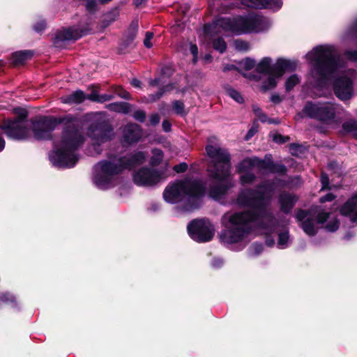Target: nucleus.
Instances as JSON below:
<instances>
[{
    "mask_svg": "<svg viewBox=\"0 0 357 357\" xmlns=\"http://www.w3.org/2000/svg\"><path fill=\"white\" fill-rule=\"evenodd\" d=\"M312 65L311 75L317 87L327 86L333 79V90L340 100L349 99L353 94V83L357 77L354 70H346L345 63L330 45L314 47L306 54Z\"/></svg>",
    "mask_w": 357,
    "mask_h": 357,
    "instance_id": "obj_1",
    "label": "nucleus"
},
{
    "mask_svg": "<svg viewBox=\"0 0 357 357\" xmlns=\"http://www.w3.org/2000/svg\"><path fill=\"white\" fill-rule=\"evenodd\" d=\"M87 123L78 119H70L66 124L60 140L54 143V149L49 158L53 166L58 168L73 167L79 160L77 149L84 141V129Z\"/></svg>",
    "mask_w": 357,
    "mask_h": 357,
    "instance_id": "obj_2",
    "label": "nucleus"
},
{
    "mask_svg": "<svg viewBox=\"0 0 357 357\" xmlns=\"http://www.w3.org/2000/svg\"><path fill=\"white\" fill-rule=\"evenodd\" d=\"M206 151L211 159L208 169L210 177L208 192L210 197L218 199L235 185L231 174V157L227 150L216 145L206 146Z\"/></svg>",
    "mask_w": 357,
    "mask_h": 357,
    "instance_id": "obj_3",
    "label": "nucleus"
},
{
    "mask_svg": "<svg viewBox=\"0 0 357 357\" xmlns=\"http://www.w3.org/2000/svg\"><path fill=\"white\" fill-rule=\"evenodd\" d=\"M278 185L275 183H266L259 186L256 191L245 190L237 198L239 206L250 207L255 211V213H257L266 234L274 232L278 226V222L272 214L265 211V206L272 196L275 185Z\"/></svg>",
    "mask_w": 357,
    "mask_h": 357,
    "instance_id": "obj_4",
    "label": "nucleus"
},
{
    "mask_svg": "<svg viewBox=\"0 0 357 357\" xmlns=\"http://www.w3.org/2000/svg\"><path fill=\"white\" fill-rule=\"evenodd\" d=\"M146 157L144 152L138 151L129 158L114 157L109 160L100 162L96 166L94 183L98 188L104 190L114 186L116 183V175L124 169H130L142 164Z\"/></svg>",
    "mask_w": 357,
    "mask_h": 357,
    "instance_id": "obj_5",
    "label": "nucleus"
},
{
    "mask_svg": "<svg viewBox=\"0 0 357 357\" xmlns=\"http://www.w3.org/2000/svg\"><path fill=\"white\" fill-rule=\"evenodd\" d=\"M225 229L222 231L220 237L222 242L231 244L242 241L252 232L255 222L259 223V229L266 235L264 229L261 227L259 217L250 211L226 213L222 217Z\"/></svg>",
    "mask_w": 357,
    "mask_h": 357,
    "instance_id": "obj_6",
    "label": "nucleus"
},
{
    "mask_svg": "<svg viewBox=\"0 0 357 357\" xmlns=\"http://www.w3.org/2000/svg\"><path fill=\"white\" fill-rule=\"evenodd\" d=\"M205 188L199 181L185 179L169 184L163 192V197L171 204L184 202L185 211H190L200 206Z\"/></svg>",
    "mask_w": 357,
    "mask_h": 357,
    "instance_id": "obj_7",
    "label": "nucleus"
},
{
    "mask_svg": "<svg viewBox=\"0 0 357 357\" xmlns=\"http://www.w3.org/2000/svg\"><path fill=\"white\" fill-rule=\"evenodd\" d=\"M271 26V20L261 15H248L232 18L222 17L209 26L206 31L210 33L220 26L225 31H231L235 35H241L265 31L268 30Z\"/></svg>",
    "mask_w": 357,
    "mask_h": 357,
    "instance_id": "obj_8",
    "label": "nucleus"
},
{
    "mask_svg": "<svg viewBox=\"0 0 357 357\" xmlns=\"http://www.w3.org/2000/svg\"><path fill=\"white\" fill-rule=\"evenodd\" d=\"M296 218L303 231L308 236H314L317 234L318 224L326 222L325 229L330 232L335 231L340 225L336 217L332 216L328 213L321 212L318 208L309 211L301 210L296 213Z\"/></svg>",
    "mask_w": 357,
    "mask_h": 357,
    "instance_id": "obj_9",
    "label": "nucleus"
},
{
    "mask_svg": "<svg viewBox=\"0 0 357 357\" xmlns=\"http://www.w3.org/2000/svg\"><path fill=\"white\" fill-rule=\"evenodd\" d=\"M295 67V63L288 60L280 59L273 64L271 58H263L256 66L257 72L261 74V89L267 91L275 88L284 72L292 70Z\"/></svg>",
    "mask_w": 357,
    "mask_h": 357,
    "instance_id": "obj_10",
    "label": "nucleus"
},
{
    "mask_svg": "<svg viewBox=\"0 0 357 357\" xmlns=\"http://www.w3.org/2000/svg\"><path fill=\"white\" fill-rule=\"evenodd\" d=\"M238 173H241L240 181L241 184H250L255 180L254 172L263 174L268 172L284 173L286 167L282 165H275L269 158L260 160L257 158H247L241 162L236 167Z\"/></svg>",
    "mask_w": 357,
    "mask_h": 357,
    "instance_id": "obj_11",
    "label": "nucleus"
},
{
    "mask_svg": "<svg viewBox=\"0 0 357 357\" xmlns=\"http://www.w3.org/2000/svg\"><path fill=\"white\" fill-rule=\"evenodd\" d=\"M344 113L340 105L330 102H309L303 109L304 115L328 123H339Z\"/></svg>",
    "mask_w": 357,
    "mask_h": 357,
    "instance_id": "obj_12",
    "label": "nucleus"
},
{
    "mask_svg": "<svg viewBox=\"0 0 357 357\" xmlns=\"http://www.w3.org/2000/svg\"><path fill=\"white\" fill-rule=\"evenodd\" d=\"M17 117L13 120L6 119L0 125L8 137L16 139H26L30 136V129L27 121V112L22 108L14 109Z\"/></svg>",
    "mask_w": 357,
    "mask_h": 357,
    "instance_id": "obj_13",
    "label": "nucleus"
},
{
    "mask_svg": "<svg viewBox=\"0 0 357 357\" xmlns=\"http://www.w3.org/2000/svg\"><path fill=\"white\" fill-rule=\"evenodd\" d=\"M61 123L60 119L54 116H42L32 121V130L38 140L52 139V133Z\"/></svg>",
    "mask_w": 357,
    "mask_h": 357,
    "instance_id": "obj_14",
    "label": "nucleus"
},
{
    "mask_svg": "<svg viewBox=\"0 0 357 357\" xmlns=\"http://www.w3.org/2000/svg\"><path fill=\"white\" fill-rule=\"evenodd\" d=\"M188 231L194 241L206 242L212 239L214 227L208 220H194L188 224Z\"/></svg>",
    "mask_w": 357,
    "mask_h": 357,
    "instance_id": "obj_15",
    "label": "nucleus"
},
{
    "mask_svg": "<svg viewBox=\"0 0 357 357\" xmlns=\"http://www.w3.org/2000/svg\"><path fill=\"white\" fill-rule=\"evenodd\" d=\"M89 16L86 15L80 22V24H79V26H82V29L73 26L68 29H63L58 31L54 37V45L56 47H62L63 42L76 40L80 38L82 36L86 34L89 30Z\"/></svg>",
    "mask_w": 357,
    "mask_h": 357,
    "instance_id": "obj_16",
    "label": "nucleus"
},
{
    "mask_svg": "<svg viewBox=\"0 0 357 357\" xmlns=\"http://www.w3.org/2000/svg\"><path fill=\"white\" fill-rule=\"evenodd\" d=\"M168 177L166 172L155 171L150 168L142 167L133 174L135 183L140 186H152Z\"/></svg>",
    "mask_w": 357,
    "mask_h": 357,
    "instance_id": "obj_17",
    "label": "nucleus"
},
{
    "mask_svg": "<svg viewBox=\"0 0 357 357\" xmlns=\"http://www.w3.org/2000/svg\"><path fill=\"white\" fill-rule=\"evenodd\" d=\"M220 17L217 18L212 24L204 26L203 29V38L204 40L206 43H208L209 41L213 42V47L215 50L219 51L220 53H222L225 51L227 45L225 40L221 38H218L214 39V37L218 34H220L223 32H227L224 31L222 27L218 26L217 29H214L211 33H207L206 29L212 26ZM231 33V31H229Z\"/></svg>",
    "mask_w": 357,
    "mask_h": 357,
    "instance_id": "obj_18",
    "label": "nucleus"
},
{
    "mask_svg": "<svg viewBox=\"0 0 357 357\" xmlns=\"http://www.w3.org/2000/svg\"><path fill=\"white\" fill-rule=\"evenodd\" d=\"M242 4L247 7L255 8H266L272 11H277L281 8V0H241Z\"/></svg>",
    "mask_w": 357,
    "mask_h": 357,
    "instance_id": "obj_19",
    "label": "nucleus"
},
{
    "mask_svg": "<svg viewBox=\"0 0 357 357\" xmlns=\"http://www.w3.org/2000/svg\"><path fill=\"white\" fill-rule=\"evenodd\" d=\"M91 142L96 140L98 144L106 142L111 139L113 131L108 125H100L98 127L92 128L91 126Z\"/></svg>",
    "mask_w": 357,
    "mask_h": 357,
    "instance_id": "obj_20",
    "label": "nucleus"
},
{
    "mask_svg": "<svg viewBox=\"0 0 357 357\" xmlns=\"http://www.w3.org/2000/svg\"><path fill=\"white\" fill-rule=\"evenodd\" d=\"M340 213L351 222H357V195L352 197L342 206Z\"/></svg>",
    "mask_w": 357,
    "mask_h": 357,
    "instance_id": "obj_21",
    "label": "nucleus"
},
{
    "mask_svg": "<svg viewBox=\"0 0 357 357\" xmlns=\"http://www.w3.org/2000/svg\"><path fill=\"white\" fill-rule=\"evenodd\" d=\"M124 141L128 144L137 142L142 136V131L139 126L135 123L126 126L123 130Z\"/></svg>",
    "mask_w": 357,
    "mask_h": 357,
    "instance_id": "obj_22",
    "label": "nucleus"
},
{
    "mask_svg": "<svg viewBox=\"0 0 357 357\" xmlns=\"http://www.w3.org/2000/svg\"><path fill=\"white\" fill-rule=\"evenodd\" d=\"M298 198L294 195L282 193L279 197L280 209L284 213H289L291 211Z\"/></svg>",
    "mask_w": 357,
    "mask_h": 357,
    "instance_id": "obj_23",
    "label": "nucleus"
},
{
    "mask_svg": "<svg viewBox=\"0 0 357 357\" xmlns=\"http://www.w3.org/2000/svg\"><path fill=\"white\" fill-rule=\"evenodd\" d=\"M85 98V93L81 90H77L69 95L61 97L60 100L63 103L71 105L81 103Z\"/></svg>",
    "mask_w": 357,
    "mask_h": 357,
    "instance_id": "obj_24",
    "label": "nucleus"
},
{
    "mask_svg": "<svg viewBox=\"0 0 357 357\" xmlns=\"http://www.w3.org/2000/svg\"><path fill=\"white\" fill-rule=\"evenodd\" d=\"M33 55L31 50H23L15 52L12 54V62L15 65H20L30 59Z\"/></svg>",
    "mask_w": 357,
    "mask_h": 357,
    "instance_id": "obj_25",
    "label": "nucleus"
},
{
    "mask_svg": "<svg viewBox=\"0 0 357 357\" xmlns=\"http://www.w3.org/2000/svg\"><path fill=\"white\" fill-rule=\"evenodd\" d=\"M131 105L127 102H117L109 104L107 105V108L110 111L127 114L130 111Z\"/></svg>",
    "mask_w": 357,
    "mask_h": 357,
    "instance_id": "obj_26",
    "label": "nucleus"
},
{
    "mask_svg": "<svg viewBox=\"0 0 357 357\" xmlns=\"http://www.w3.org/2000/svg\"><path fill=\"white\" fill-rule=\"evenodd\" d=\"M91 101H96L98 102H104L110 100L113 98V96L110 94L99 95L98 87L91 86Z\"/></svg>",
    "mask_w": 357,
    "mask_h": 357,
    "instance_id": "obj_27",
    "label": "nucleus"
},
{
    "mask_svg": "<svg viewBox=\"0 0 357 357\" xmlns=\"http://www.w3.org/2000/svg\"><path fill=\"white\" fill-rule=\"evenodd\" d=\"M173 89L172 84H167L160 90L155 94H151L149 97H144L142 100L144 102H153L160 99L165 91H171Z\"/></svg>",
    "mask_w": 357,
    "mask_h": 357,
    "instance_id": "obj_28",
    "label": "nucleus"
},
{
    "mask_svg": "<svg viewBox=\"0 0 357 357\" xmlns=\"http://www.w3.org/2000/svg\"><path fill=\"white\" fill-rule=\"evenodd\" d=\"M3 304H10L13 308L17 307V303L15 297L9 293L0 294V307Z\"/></svg>",
    "mask_w": 357,
    "mask_h": 357,
    "instance_id": "obj_29",
    "label": "nucleus"
},
{
    "mask_svg": "<svg viewBox=\"0 0 357 357\" xmlns=\"http://www.w3.org/2000/svg\"><path fill=\"white\" fill-rule=\"evenodd\" d=\"M138 20H134L130 24L129 28L125 33V36L129 38V41H134L138 31Z\"/></svg>",
    "mask_w": 357,
    "mask_h": 357,
    "instance_id": "obj_30",
    "label": "nucleus"
},
{
    "mask_svg": "<svg viewBox=\"0 0 357 357\" xmlns=\"http://www.w3.org/2000/svg\"><path fill=\"white\" fill-rule=\"evenodd\" d=\"M344 132L350 133L352 135L357 137V121L350 120L344 122L342 125Z\"/></svg>",
    "mask_w": 357,
    "mask_h": 357,
    "instance_id": "obj_31",
    "label": "nucleus"
},
{
    "mask_svg": "<svg viewBox=\"0 0 357 357\" xmlns=\"http://www.w3.org/2000/svg\"><path fill=\"white\" fill-rule=\"evenodd\" d=\"M290 243L289 235L287 231L280 232L278 235V246L280 249L287 248Z\"/></svg>",
    "mask_w": 357,
    "mask_h": 357,
    "instance_id": "obj_32",
    "label": "nucleus"
},
{
    "mask_svg": "<svg viewBox=\"0 0 357 357\" xmlns=\"http://www.w3.org/2000/svg\"><path fill=\"white\" fill-rule=\"evenodd\" d=\"M119 15V13L117 9H114L109 12L105 15L103 22L104 26H109L111 23L116 21Z\"/></svg>",
    "mask_w": 357,
    "mask_h": 357,
    "instance_id": "obj_33",
    "label": "nucleus"
},
{
    "mask_svg": "<svg viewBox=\"0 0 357 357\" xmlns=\"http://www.w3.org/2000/svg\"><path fill=\"white\" fill-rule=\"evenodd\" d=\"M163 158V153L160 149H153L152 151V156L151 158L150 162L152 165H158Z\"/></svg>",
    "mask_w": 357,
    "mask_h": 357,
    "instance_id": "obj_34",
    "label": "nucleus"
},
{
    "mask_svg": "<svg viewBox=\"0 0 357 357\" xmlns=\"http://www.w3.org/2000/svg\"><path fill=\"white\" fill-rule=\"evenodd\" d=\"M133 41H129V38L123 36L121 43L119 47V52L121 54H125L128 52V49L132 47Z\"/></svg>",
    "mask_w": 357,
    "mask_h": 357,
    "instance_id": "obj_35",
    "label": "nucleus"
},
{
    "mask_svg": "<svg viewBox=\"0 0 357 357\" xmlns=\"http://www.w3.org/2000/svg\"><path fill=\"white\" fill-rule=\"evenodd\" d=\"M227 95L231 97L233 100L238 103H242L243 102V98L241 94L234 89H229L227 91Z\"/></svg>",
    "mask_w": 357,
    "mask_h": 357,
    "instance_id": "obj_36",
    "label": "nucleus"
},
{
    "mask_svg": "<svg viewBox=\"0 0 357 357\" xmlns=\"http://www.w3.org/2000/svg\"><path fill=\"white\" fill-rule=\"evenodd\" d=\"M256 66L255 61L250 58H246L240 62L241 68L249 70Z\"/></svg>",
    "mask_w": 357,
    "mask_h": 357,
    "instance_id": "obj_37",
    "label": "nucleus"
},
{
    "mask_svg": "<svg viewBox=\"0 0 357 357\" xmlns=\"http://www.w3.org/2000/svg\"><path fill=\"white\" fill-rule=\"evenodd\" d=\"M234 45L236 50L241 52H245L250 49L249 43L241 40H235L234 43Z\"/></svg>",
    "mask_w": 357,
    "mask_h": 357,
    "instance_id": "obj_38",
    "label": "nucleus"
},
{
    "mask_svg": "<svg viewBox=\"0 0 357 357\" xmlns=\"http://www.w3.org/2000/svg\"><path fill=\"white\" fill-rule=\"evenodd\" d=\"M300 79L297 75H293L290 76L286 81L285 87L287 91H290L294 86L298 84Z\"/></svg>",
    "mask_w": 357,
    "mask_h": 357,
    "instance_id": "obj_39",
    "label": "nucleus"
},
{
    "mask_svg": "<svg viewBox=\"0 0 357 357\" xmlns=\"http://www.w3.org/2000/svg\"><path fill=\"white\" fill-rule=\"evenodd\" d=\"M113 91L117 96L123 99H130V93L120 86H114Z\"/></svg>",
    "mask_w": 357,
    "mask_h": 357,
    "instance_id": "obj_40",
    "label": "nucleus"
},
{
    "mask_svg": "<svg viewBox=\"0 0 357 357\" xmlns=\"http://www.w3.org/2000/svg\"><path fill=\"white\" fill-rule=\"evenodd\" d=\"M172 107L174 111L180 115H183L185 114L184 109V104L181 101L176 100L173 102Z\"/></svg>",
    "mask_w": 357,
    "mask_h": 357,
    "instance_id": "obj_41",
    "label": "nucleus"
},
{
    "mask_svg": "<svg viewBox=\"0 0 357 357\" xmlns=\"http://www.w3.org/2000/svg\"><path fill=\"white\" fill-rule=\"evenodd\" d=\"M253 111H254L255 114H256V116H257V118L259 119V120L261 121V122L264 123V122L268 121V123H275L273 120L268 119L267 116L264 114L262 113L260 108L254 107Z\"/></svg>",
    "mask_w": 357,
    "mask_h": 357,
    "instance_id": "obj_42",
    "label": "nucleus"
},
{
    "mask_svg": "<svg viewBox=\"0 0 357 357\" xmlns=\"http://www.w3.org/2000/svg\"><path fill=\"white\" fill-rule=\"evenodd\" d=\"M153 38V33L150 31H147L145 35V38L144 39V45L146 48H151L153 47V43H151L152 39Z\"/></svg>",
    "mask_w": 357,
    "mask_h": 357,
    "instance_id": "obj_43",
    "label": "nucleus"
},
{
    "mask_svg": "<svg viewBox=\"0 0 357 357\" xmlns=\"http://www.w3.org/2000/svg\"><path fill=\"white\" fill-rule=\"evenodd\" d=\"M271 136H272L273 140L278 144H283V143L289 141V137H284L278 133H273V134H272Z\"/></svg>",
    "mask_w": 357,
    "mask_h": 357,
    "instance_id": "obj_44",
    "label": "nucleus"
},
{
    "mask_svg": "<svg viewBox=\"0 0 357 357\" xmlns=\"http://www.w3.org/2000/svg\"><path fill=\"white\" fill-rule=\"evenodd\" d=\"M347 35L348 38H357V20L349 28Z\"/></svg>",
    "mask_w": 357,
    "mask_h": 357,
    "instance_id": "obj_45",
    "label": "nucleus"
},
{
    "mask_svg": "<svg viewBox=\"0 0 357 357\" xmlns=\"http://www.w3.org/2000/svg\"><path fill=\"white\" fill-rule=\"evenodd\" d=\"M133 117L138 121L144 122L146 119V113L143 110L138 109L134 112Z\"/></svg>",
    "mask_w": 357,
    "mask_h": 357,
    "instance_id": "obj_46",
    "label": "nucleus"
},
{
    "mask_svg": "<svg viewBox=\"0 0 357 357\" xmlns=\"http://www.w3.org/2000/svg\"><path fill=\"white\" fill-rule=\"evenodd\" d=\"M46 27V22L45 20H40L33 25V29L37 32L43 31Z\"/></svg>",
    "mask_w": 357,
    "mask_h": 357,
    "instance_id": "obj_47",
    "label": "nucleus"
},
{
    "mask_svg": "<svg viewBox=\"0 0 357 357\" xmlns=\"http://www.w3.org/2000/svg\"><path fill=\"white\" fill-rule=\"evenodd\" d=\"M321 182L322 184L321 190L328 188L329 178L326 174H322L321 176Z\"/></svg>",
    "mask_w": 357,
    "mask_h": 357,
    "instance_id": "obj_48",
    "label": "nucleus"
},
{
    "mask_svg": "<svg viewBox=\"0 0 357 357\" xmlns=\"http://www.w3.org/2000/svg\"><path fill=\"white\" fill-rule=\"evenodd\" d=\"M187 169L188 165L185 162L181 163L174 167V170L178 173L184 172Z\"/></svg>",
    "mask_w": 357,
    "mask_h": 357,
    "instance_id": "obj_49",
    "label": "nucleus"
},
{
    "mask_svg": "<svg viewBox=\"0 0 357 357\" xmlns=\"http://www.w3.org/2000/svg\"><path fill=\"white\" fill-rule=\"evenodd\" d=\"M112 0H91V12L98 4H105Z\"/></svg>",
    "mask_w": 357,
    "mask_h": 357,
    "instance_id": "obj_50",
    "label": "nucleus"
},
{
    "mask_svg": "<svg viewBox=\"0 0 357 357\" xmlns=\"http://www.w3.org/2000/svg\"><path fill=\"white\" fill-rule=\"evenodd\" d=\"M346 57L353 61H357V51H347L345 53Z\"/></svg>",
    "mask_w": 357,
    "mask_h": 357,
    "instance_id": "obj_51",
    "label": "nucleus"
},
{
    "mask_svg": "<svg viewBox=\"0 0 357 357\" xmlns=\"http://www.w3.org/2000/svg\"><path fill=\"white\" fill-rule=\"evenodd\" d=\"M190 52L193 55V62L196 63L197 61L198 48L196 45H190Z\"/></svg>",
    "mask_w": 357,
    "mask_h": 357,
    "instance_id": "obj_52",
    "label": "nucleus"
},
{
    "mask_svg": "<svg viewBox=\"0 0 357 357\" xmlns=\"http://www.w3.org/2000/svg\"><path fill=\"white\" fill-rule=\"evenodd\" d=\"M160 118L158 114H153L149 118L150 123L153 126L157 125L160 122Z\"/></svg>",
    "mask_w": 357,
    "mask_h": 357,
    "instance_id": "obj_53",
    "label": "nucleus"
},
{
    "mask_svg": "<svg viewBox=\"0 0 357 357\" xmlns=\"http://www.w3.org/2000/svg\"><path fill=\"white\" fill-rule=\"evenodd\" d=\"M334 199H335V197L331 193H328L326 196L320 198V202L324 203L326 202H331Z\"/></svg>",
    "mask_w": 357,
    "mask_h": 357,
    "instance_id": "obj_54",
    "label": "nucleus"
},
{
    "mask_svg": "<svg viewBox=\"0 0 357 357\" xmlns=\"http://www.w3.org/2000/svg\"><path fill=\"white\" fill-rule=\"evenodd\" d=\"M252 249L254 250V253L255 255H258L262 251L263 247L261 244H254L252 245Z\"/></svg>",
    "mask_w": 357,
    "mask_h": 357,
    "instance_id": "obj_55",
    "label": "nucleus"
},
{
    "mask_svg": "<svg viewBox=\"0 0 357 357\" xmlns=\"http://www.w3.org/2000/svg\"><path fill=\"white\" fill-rule=\"evenodd\" d=\"M162 128L165 132H169L171 130V123L167 120L162 121Z\"/></svg>",
    "mask_w": 357,
    "mask_h": 357,
    "instance_id": "obj_56",
    "label": "nucleus"
},
{
    "mask_svg": "<svg viewBox=\"0 0 357 357\" xmlns=\"http://www.w3.org/2000/svg\"><path fill=\"white\" fill-rule=\"evenodd\" d=\"M301 147L298 145L293 144L290 146V152L292 155H298L297 150Z\"/></svg>",
    "mask_w": 357,
    "mask_h": 357,
    "instance_id": "obj_57",
    "label": "nucleus"
},
{
    "mask_svg": "<svg viewBox=\"0 0 357 357\" xmlns=\"http://www.w3.org/2000/svg\"><path fill=\"white\" fill-rule=\"evenodd\" d=\"M130 84L136 88H141V82L137 79H133L130 82Z\"/></svg>",
    "mask_w": 357,
    "mask_h": 357,
    "instance_id": "obj_58",
    "label": "nucleus"
},
{
    "mask_svg": "<svg viewBox=\"0 0 357 357\" xmlns=\"http://www.w3.org/2000/svg\"><path fill=\"white\" fill-rule=\"evenodd\" d=\"M257 132V130L255 128H251L247 133L245 139L248 140L250 138H251L255 133Z\"/></svg>",
    "mask_w": 357,
    "mask_h": 357,
    "instance_id": "obj_59",
    "label": "nucleus"
},
{
    "mask_svg": "<svg viewBox=\"0 0 357 357\" xmlns=\"http://www.w3.org/2000/svg\"><path fill=\"white\" fill-rule=\"evenodd\" d=\"M160 83H161L160 78H156L155 79L151 80L149 82L150 85L152 86H158V85L160 84Z\"/></svg>",
    "mask_w": 357,
    "mask_h": 357,
    "instance_id": "obj_60",
    "label": "nucleus"
},
{
    "mask_svg": "<svg viewBox=\"0 0 357 357\" xmlns=\"http://www.w3.org/2000/svg\"><path fill=\"white\" fill-rule=\"evenodd\" d=\"M222 264V260L219 259H215L213 261V266H216V267L220 266Z\"/></svg>",
    "mask_w": 357,
    "mask_h": 357,
    "instance_id": "obj_61",
    "label": "nucleus"
},
{
    "mask_svg": "<svg viewBox=\"0 0 357 357\" xmlns=\"http://www.w3.org/2000/svg\"><path fill=\"white\" fill-rule=\"evenodd\" d=\"M271 100L273 102H279L280 101V98L278 95H273L271 96Z\"/></svg>",
    "mask_w": 357,
    "mask_h": 357,
    "instance_id": "obj_62",
    "label": "nucleus"
},
{
    "mask_svg": "<svg viewBox=\"0 0 357 357\" xmlns=\"http://www.w3.org/2000/svg\"><path fill=\"white\" fill-rule=\"evenodd\" d=\"M5 147V141L2 137L0 136V152L3 150Z\"/></svg>",
    "mask_w": 357,
    "mask_h": 357,
    "instance_id": "obj_63",
    "label": "nucleus"
},
{
    "mask_svg": "<svg viewBox=\"0 0 357 357\" xmlns=\"http://www.w3.org/2000/svg\"><path fill=\"white\" fill-rule=\"evenodd\" d=\"M146 0H133V3L135 6H139L142 5L144 2H145Z\"/></svg>",
    "mask_w": 357,
    "mask_h": 357,
    "instance_id": "obj_64",
    "label": "nucleus"
}]
</instances>
